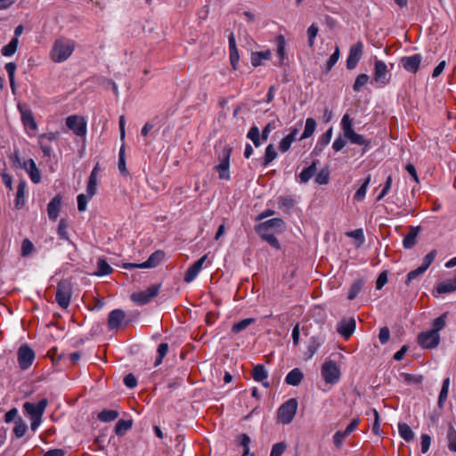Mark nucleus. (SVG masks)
Returning <instances> with one entry per match:
<instances>
[{
  "label": "nucleus",
  "instance_id": "nucleus-1",
  "mask_svg": "<svg viewBox=\"0 0 456 456\" xmlns=\"http://www.w3.org/2000/svg\"><path fill=\"white\" fill-rule=\"evenodd\" d=\"M341 126L344 137L348 139L351 143L362 145V154L367 151L370 145V140L365 139L362 134L354 132L353 128L352 119L348 114H345L341 120Z\"/></svg>",
  "mask_w": 456,
  "mask_h": 456
},
{
  "label": "nucleus",
  "instance_id": "nucleus-2",
  "mask_svg": "<svg viewBox=\"0 0 456 456\" xmlns=\"http://www.w3.org/2000/svg\"><path fill=\"white\" fill-rule=\"evenodd\" d=\"M74 48L73 41L66 38L57 39L52 48L51 58L54 62H62L72 54Z\"/></svg>",
  "mask_w": 456,
  "mask_h": 456
},
{
  "label": "nucleus",
  "instance_id": "nucleus-3",
  "mask_svg": "<svg viewBox=\"0 0 456 456\" xmlns=\"http://www.w3.org/2000/svg\"><path fill=\"white\" fill-rule=\"evenodd\" d=\"M297 405L296 398H290L282 403L277 412L279 421L284 425L291 423L297 413Z\"/></svg>",
  "mask_w": 456,
  "mask_h": 456
},
{
  "label": "nucleus",
  "instance_id": "nucleus-4",
  "mask_svg": "<svg viewBox=\"0 0 456 456\" xmlns=\"http://www.w3.org/2000/svg\"><path fill=\"white\" fill-rule=\"evenodd\" d=\"M72 294V287L69 281L63 280L61 281L56 288L55 300L58 305L66 309L69 307Z\"/></svg>",
  "mask_w": 456,
  "mask_h": 456
},
{
  "label": "nucleus",
  "instance_id": "nucleus-5",
  "mask_svg": "<svg viewBox=\"0 0 456 456\" xmlns=\"http://www.w3.org/2000/svg\"><path fill=\"white\" fill-rule=\"evenodd\" d=\"M232 151V148L226 146L223 149L219 155L220 163L215 167V169L218 172V177L222 180H230V158Z\"/></svg>",
  "mask_w": 456,
  "mask_h": 456
},
{
  "label": "nucleus",
  "instance_id": "nucleus-6",
  "mask_svg": "<svg viewBox=\"0 0 456 456\" xmlns=\"http://www.w3.org/2000/svg\"><path fill=\"white\" fill-rule=\"evenodd\" d=\"M160 287L161 284H152L145 290L133 293L131 300L139 305H144L159 294Z\"/></svg>",
  "mask_w": 456,
  "mask_h": 456
},
{
  "label": "nucleus",
  "instance_id": "nucleus-7",
  "mask_svg": "<svg viewBox=\"0 0 456 456\" xmlns=\"http://www.w3.org/2000/svg\"><path fill=\"white\" fill-rule=\"evenodd\" d=\"M131 320L126 318V313L121 309L112 310L108 316L107 325L110 330H118L127 326Z\"/></svg>",
  "mask_w": 456,
  "mask_h": 456
},
{
  "label": "nucleus",
  "instance_id": "nucleus-8",
  "mask_svg": "<svg viewBox=\"0 0 456 456\" xmlns=\"http://www.w3.org/2000/svg\"><path fill=\"white\" fill-rule=\"evenodd\" d=\"M322 376L326 383L335 384L340 377L339 368L333 361L325 362L322 366Z\"/></svg>",
  "mask_w": 456,
  "mask_h": 456
},
{
  "label": "nucleus",
  "instance_id": "nucleus-9",
  "mask_svg": "<svg viewBox=\"0 0 456 456\" xmlns=\"http://www.w3.org/2000/svg\"><path fill=\"white\" fill-rule=\"evenodd\" d=\"M17 356L18 363L21 370L28 369L35 360V353L27 344H23L19 347Z\"/></svg>",
  "mask_w": 456,
  "mask_h": 456
},
{
  "label": "nucleus",
  "instance_id": "nucleus-10",
  "mask_svg": "<svg viewBox=\"0 0 456 456\" xmlns=\"http://www.w3.org/2000/svg\"><path fill=\"white\" fill-rule=\"evenodd\" d=\"M440 342L439 333H435L432 330L420 332L418 335V343L420 346L427 349H432L438 346Z\"/></svg>",
  "mask_w": 456,
  "mask_h": 456
},
{
  "label": "nucleus",
  "instance_id": "nucleus-11",
  "mask_svg": "<svg viewBox=\"0 0 456 456\" xmlns=\"http://www.w3.org/2000/svg\"><path fill=\"white\" fill-rule=\"evenodd\" d=\"M363 44L362 41H358L354 44L349 50V54L346 60V68L348 69H354L362 56Z\"/></svg>",
  "mask_w": 456,
  "mask_h": 456
},
{
  "label": "nucleus",
  "instance_id": "nucleus-12",
  "mask_svg": "<svg viewBox=\"0 0 456 456\" xmlns=\"http://www.w3.org/2000/svg\"><path fill=\"white\" fill-rule=\"evenodd\" d=\"M164 257V253L160 250L152 253L147 261L142 264L126 263L124 264L125 269H134V268H151L155 267Z\"/></svg>",
  "mask_w": 456,
  "mask_h": 456
},
{
  "label": "nucleus",
  "instance_id": "nucleus-13",
  "mask_svg": "<svg viewBox=\"0 0 456 456\" xmlns=\"http://www.w3.org/2000/svg\"><path fill=\"white\" fill-rule=\"evenodd\" d=\"M285 227V223L281 218H273L255 226L256 233H262V232H269L270 230L276 232H282Z\"/></svg>",
  "mask_w": 456,
  "mask_h": 456
},
{
  "label": "nucleus",
  "instance_id": "nucleus-14",
  "mask_svg": "<svg viewBox=\"0 0 456 456\" xmlns=\"http://www.w3.org/2000/svg\"><path fill=\"white\" fill-rule=\"evenodd\" d=\"M47 404V399L44 398L40 400L37 404L30 402H26L23 404V408L25 411L30 416V419L42 418Z\"/></svg>",
  "mask_w": 456,
  "mask_h": 456
},
{
  "label": "nucleus",
  "instance_id": "nucleus-15",
  "mask_svg": "<svg viewBox=\"0 0 456 456\" xmlns=\"http://www.w3.org/2000/svg\"><path fill=\"white\" fill-rule=\"evenodd\" d=\"M421 61L422 56L419 53H416L411 56L402 57L400 64L406 71L415 74L419 69Z\"/></svg>",
  "mask_w": 456,
  "mask_h": 456
},
{
  "label": "nucleus",
  "instance_id": "nucleus-16",
  "mask_svg": "<svg viewBox=\"0 0 456 456\" xmlns=\"http://www.w3.org/2000/svg\"><path fill=\"white\" fill-rule=\"evenodd\" d=\"M66 126L78 136L84 135L86 132V122L76 115L66 118Z\"/></svg>",
  "mask_w": 456,
  "mask_h": 456
},
{
  "label": "nucleus",
  "instance_id": "nucleus-17",
  "mask_svg": "<svg viewBox=\"0 0 456 456\" xmlns=\"http://www.w3.org/2000/svg\"><path fill=\"white\" fill-rule=\"evenodd\" d=\"M374 79L377 83L387 84L390 79L387 67L382 61H376L374 67Z\"/></svg>",
  "mask_w": 456,
  "mask_h": 456
},
{
  "label": "nucleus",
  "instance_id": "nucleus-18",
  "mask_svg": "<svg viewBox=\"0 0 456 456\" xmlns=\"http://www.w3.org/2000/svg\"><path fill=\"white\" fill-rule=\"evenodd\" d=\"M355 320L353 318L344 319L338 324L337 331L346 339L349 338L355 330Z\"/></svg>",
  "mask_w": 456,
  "mask_h": 456
},
{
  "label": "nucleus",
  "instance_id": "nucleus-19",
  "mask_svg": "<svg viewBox=\"0 0 456 456\" xmlns=\"http://www.w3.org/2000/svg\"><path fill=\"white\" fill-rule=\"evenodd\" d=\"M207 255H204L187 269L183 278L185 282H191L197 277L207 259Z\"/></svg>",
  "mask_w": 456,
  "mask_h": 456
},
{
  "label": "nucleus",
  "instance_id": "nucleus-20",
  "mask_svg": "<svg viewBox=\"0 0 456 456\" xmlns=\"http://www.w3.org/2000/svg\"><path fill=\"white\" fill-rule=\"evenodd\" d=\"M22 167L24 169H26V171L28 174L31 181L34 183H40V181H41V174H40V171H39V169L37 168V167L36 165V162L32 159H29L26 160L23 163Z\"/></svg>",
  "mask_w": 456,
  "mask_h": 456
},
{
  "label": "nucleus",
  "instance_id": "nucleus-21",
  "mask_svg": "<svg viewBox=\"0 0 456 456\" xmlns=\"http://www.w3.org/2000/svg\"><path fill=\"white\" fill-rule=\"evenodd\" d=\"M61 196L57 194L51 200V201L47 205V214L49 218L53 221H55L58 218L61 205Z\"/></svg>",
  "mask_w": 456,
  "mask_h": 456
},
{
  "label": "nucleus",
  "instance_id": "nucleus-22",
  "mask_svg": "<svg viewBox=\"0 0 456 456\" xmlns=\"http://www.w3.org/2000/svg\"><path fill=\"white\" fill-rule=\"evenodd\" d=\"M18 109L21 114V120L25 126H28L32 130H36L37 128V125L35 121L33 114L31 110L26 108L21 104H18Z\"/></svg>",
  "mask_w": 456,
  "mask_h": 456
},
{
  "label": "nucleus",
  "instance_id": "nucleus-23",
  "mask_svg": "<svg viewBox=\"0 0 456 456\" xmlns=\"http://www.w3.org/2000/svg\"><path fill=\"white\" fill-rule=\"evenodd\" d=\"M304 379V374L298 368L290 370L285 378V382L289 386H298Z\"/></svg>",
  "mask_w": 456,
  "mask_h": 456
},
{
  "label": "nucleus",
  "instance_id": "nucleus-24",
  "mask_svg": "<svg viewBox=\"0 0 456 456\" xmlns=\"http://www.w3.org/2000/svg\"><path fill=\"white\" fill-rule=\"evenodd\" d=\"M298 133L297 128H293L291 132L287 134L279 143V150L281 152H287L292 144V142L296 140V136Z\"/></svg>",
  "mask_w": 456,
  "mask_h": 456
},
{
  "label": "nucleus",
  "instance_id": "nucleus-25",
  "mask_svg": "<svg viewBox=\"0 0 456 456\" xmlns=\"http://www.w3.org/2000/svg\"><path fill=\"white\" fill-rule=\"evenodd\" d=\"M456 290V270L455 275L452 279H448L443 282H440L436 286V291L439 294L451 293Z\"/></svg>",
  "mask_w": 456,
  "mask_h": 456
},
{
  "label": "nucleus",
  "instance_id": "nucleus-26",
  "mask_svg": "<svg viewBox=\"0 0 456 456\" xmlns=\"http://www.w3.org/2000/svg\"><path fill=\"white\" fill-rule=\"evenodd\" d=\"M420 230V227H413L411 226L410 232L403 238V245L404 248H411L416 244V238Z\"/></svg>",
  "mask_w": 456,
  "mask_h": 456
},
{
  "label": "nucleus",
  "instance_id": "nucleus-27",
  "mask_svg": "<svg viewBox=\"0 0 456 456\" xmlns=\"http://www.w3.org/2000/svg\"><path fill=\"white\" fill-rule=\"evenodd\" d=\"M25 189L26 182L24 180L20 181L17 187V193L15 199V208L17 209H20L25 206Z\"/></svg>",
  "mask_w": 456,
  "mask_h": 456
},
{
  "label": "nucleus",
  "instance_id": "nucleus-28",
  "mask_svg": "<svg viewBox=\"0 0 456 456\" xmlns=\"http://www.w3.org/2000/svg\"><path fill=\"white\" fill-rule=\"evenodd\" d=\"M319 160H314L308 167L302 170L299 174L301 183H306L314 175Z\"/></svg>",
  "mask_w": 456,
  "mask_h": 456
},
{
  "label": "nucleus",
  "instance_id": "nucleus-29",
  "mask_svg": "<svg viewBox=\"0 0 456 456\" xmlns=\"http://www.w3.org/2000/svg\"><path fill=\"white\" fill-rule=\"evenodd\" d=\"M252 378L256 382H263L267 379L268 371L263 364H257L253 368Z\"/></svg>",
  "mask_w": 456,
  "mask_h": 456
},
{
  "label": "nucleus",
  "instance_id": "nucleus-30",
  "mask_svg": "<svg viewBox=\"0 0 456 456\" xmlns=\"http://www.w3.org/2000/svg\"><path fill=\"white\" fill-rule=\"evenodd\" d=\"M113 272V268L107 263V261L100 257L97 261V271L94 273L97 276H103L110 274Z\"/></svg>",
  "mask_w": 456,
  "mask_h": 456
},
{
  "label": "nucleus",
  "instance_id": "nucleus-31",
  "mask_svg": "<svg viewBox=\"0 0 456 456\" xmlns=\"http://www.w3.org/2000/svg\"><path fill=\"white\" fill-rule=\"evenodd\" d=\"M133 426L132 419H119L115 426V433L118 436H123Z\"/></svg>",
  "mask_w": 456,
  "mask_h": 456
},
{
  "label": "nucleus",
  "instance_id": "nucleus-32",
  "mask_svg": "<svg viewBox=\"0 0 456 456\" xmlns=\"http://www.w3.org/2000/svg\"><path fill=\"white\" fill-rule=\"evenodd\" d=\"M251 443L250 437L247 434H241L237 438L238 445L243 447V453L241 456H254L253 453L249 452V444Z\"/></svg>",
  "mask_w": 456,
  "mask_h": 456
},
{
  "label": "nucleus",
  "instance_id": "nucleus-33",
  "mask_svg": "<svg viewBox=\"0 0 456 456\" xmlns=\"http://www.w3.org/2000/svg\"><path fill=\"white\" fill-rule=\"evenodd\" d=\"M398 431L400 436L405 440L406 442H411L414 438V433L411 430V427L406 423H399L398 424Z\"/></svg>",
  "mask_w": 456,
  "mask_h": 456
},
{
  "label": "nucleus",
  "instance_id": "nucleus-34",
  "mask_svg": "<svg viewBox=\"0 0 456 456\" xmlns=\"http://www.w3.org/2000/svg\"><path fill=\"white\" fill-rule=\"evenodd\" d=\"M271 57L270 51L255 52L251 54V64L254 67H258L262 64L263 60H269Z\"/></svg>",
  "mask_w": 456,
  "mask_h": 456
},
{
  "label": "nucleus",
  "instance_id": "nucleus-35",
  "mask_svg": "<svg viewBox=\"0 0 456 456\" xmlns=\"http://www.w3.org/2000/svg\"><path fill=\"white\" fill-rule=\"evenodd\" d=\"M316 128V121L313 118H308L305 120V126L303 134L299 140H304L309 138L313 135L314 130Z\"/></svg>",
  "mask_w": 456,
  "mask_h": 456
},
{
  "label": "nucleus",
  "instance_id": "nucleus-36",
  "mask_svg": "<svg viewBox=\"0 0 456 456\" xmlns=\"http://www.w3.org/2000/svg\"><path fill=\"white\" fill-rule=\"evenodd\" d=\"M450 379L446 378L443 381L442 388L438 396L437 405L439 408L444 407V403L447 399L449 392Z\"/></svg>",
  "mask_w": 456,
  "mask_h": 456
},
{
  "label": "nucleus",
  "instance_id": "nucleus-37",
  "mask_svg": "<svg viewBox=\"0 0 456 456\" xmlns=\"http://www.w3.org/2000/svg\"><path fill=\"white\" fill-rule=\"evenodd\" d=\"M118 411L115 410H103L98 413V419L102 422H110L118 417Z\"/></svg>",
  "mask_w": 456,
  "mask_h": 456
},
{
  "label": "nucleus",
  "instance_id": "nucleus-38",
  "mask_svg": "<svg viewBox=\"0 0 456 456\" xmlns=\"http://www.w3.org/2000/svg\"><path fill=\"white\" fill-rule=\"evenodd\" d=\"M19 39L17 37L12 38V40L2 48L1 53L4 56L9 57L15 53L17 51Z\"/></svg>",
  "mask_w": 456,
  "mask_h": 456
},
{
  "label": "nucleus",
  "instance_id": "nucleus-39",
  "mask_svg": "<svg viewBox=\"0 0 456 456\" xmlns=\"http://www.w3.org/2000/svg\"><path fill=\"white\" fill-rule=\"evenodd\" d=\"M255 322L256 320L254 318L243 319L232 325V332L234 334H238L240 331L246 330L250 324L254 323Z\"/></svg>",
  "mask_w": 456,
  "mask_h": 456
},
{
  "label": "nucleus",
  "instance_id": "nucleus-40",
  "mask_svg": "<svg viewBox=\"0 0 456 456\" xmlns=\"http://www.w3.org/2000/svg\"><path fill=\"white\" fill-rule=\"evenodd\" d=\"M277 157V151L273 144H269L265 148V152L264 156V161L263 166L266 167L269 165L272 161H273Z\"/></svg>",
  "mask_w": 456,
  "mask_h": 456
},
{
  "label": "nucleus",
  "instance_id": "nucleus-41",
  "mask_svg": "<svg viewBox=\"0 0 456 456\" xmlns=\"http://www.w3.org/2000/svg\"><path fill=\"white\" fill-rule=\"evenodd\" d=\"M278 205L282 210L289 212L295 206V200L289 196H281L278 199Z\"/></svg>",
  "mask_w": 456,
  "mask_h": 456
},
{
  "label": "nucleus",
  "instance_id": "nucleus-42",
  "mask_svg": "<svg viewBox=\"0 0 456 456\" xmlns=\"http://www.w3.org/2000/svg\"><path fill=\"white\" fill-rule=\"evenodd\" d=\"M260 238L268 242L270 244V246H272L273 248L275 249H280L281 248V244L279 242V240H277V238L270 233V232H262V233H257Z\"/></svg>",
  "mask_w": 456,
  "mask_h": 456
},
{
  "label": "nucleus",
  "instance_id": "nucleus-43",
  "mask_svg": "<svg viewBox=\"0 0 456 456\" xmlns=\"http://www.w3.org/2000/svg\"><path fill=\"white\" fill-rule=\"evenodd\" d=\"M363 286H364V282L362 280L355 281L352 284V286L349 289L347 298L349 300L354 299L357 297V295L359 294V292L362 289Z\"/></svg>",
  "mask_w": 456,
  "mask_h": 456
},
{
  "label": "nucleus",
  "instance_id": "nucleus-44",
  "mask_svg": "<svg viewBox=\"0 0 456 456\" xmlns=\"http://www.w3.org/2000/svg\"><path fill=\"white\" fill-rule=\"evenodd\" d=\"M340 56L339 47L336 45L334 53L330 55V59L326 62L324 72L328 74L338 62Z\"/></svg>",
  "mask_w": 456,
  "mask_h": 456
},
{
  "label": "nucleus",
  "instance_id": "nucleus-45",
  "mask_svg": "<svg viewBox=\"0 0 456 456\" xmlns=\"http://www.w3.org/2000/svg\"><path fill=\"white\" fill-rule=\"evenodd\" d=\"M370 182V175H369L365 181L363 182V183L361 185V187L356 191V192L354 193V200H357V201H361L364 199L365 197V194H366V191H367V187L369 185Z\"/></svg>",
  "mask_w": 456,
  "mask_h": 456
},
{
  "label": "nucleus",
  "instance_id": "nucleus-46",
  "mask_svg": "<svg viewBox=\"0 0 456 456\" xmlns=\"http://www.w3.org/2000/svg\"><path fill=\"white\" fill-rule=\"evenodd\" d=\"M118 169L120 173L124 175H128V172L126 167V158H125V144L123 143L120 147L119 153H118Z\"/></svg>",
  "mask_w": 456,
  "mask_h": 456
},
{
  "label": "nucleus",
  "instance_id": "nucleus-47",
  "mask_svg": "<svg viewBox=\"0 0 456 456\" xmlns=\"http://www.w3.org/2000/svg\"><path fill=\"white\" fill-rule=\"evenodd\" d=\"M97 191V178L94 177V175H89L87 186H86V194L87 198H92Z\"/></svg>",
  "mask_w": 456,
  "mask_h": 456
},
{
  "label": "nucleus",
  "instance_id": "nucleus-48",
  "mask_svg": "<svg viewBox=\"0 0 456 456\" xmlns=\"http://www.w3.org/2000/svg\"><path fill=\"white\" fill-rule=\"evenodd\" d=\"M16 69H17V66L14 62H8L5 64V69L8 74V77L10 80V86L12 87V92H14V88H15L14 74H15Z\"/></svg>",
  "mask_w": 456,
  "mask_h": 456
},
{
  "label": "nucleus",
  "instance_id": "nucleus-49",
  "mask_svg": "<svg viewBox=\"0 0 456 456\" xmlns=\"http://www.w3.org/2000/svg\"><path fill=\"white\" fill-rule=\"evenodd\" d=\"M447 314L444 313L433 322V329L431 330L435 333H439L440 330H442L445 327V319H446Z\"/></svg>",
  "mask_w": 456,
  "mask_h": 456
},
{
  "label": "nucleus",
  "instance_id": "nucleus-50",
  "mask_svg": "<svg viewBox=\"0 0 456 456\" xmlns=\"http://www.w3.org/2000/svg\"><path fill=\"white\" fill-rule=\"evenodd\" d=\"M332 136V127H330L318 140V147H320V151L323 150V147L328 145L331 140Z\"/></svg>",
  "mask_w": 456,
  "mask_h": 456
},
{
  "label": "nucleus",
  "instance_id": "nucleus-51",
  "mask_svg": "<svg viewBox=\"0 0 456 456\" xmlns=\"http://www.w3.org/2000/svg\"><path fill=\"white\" fill-rule=\"evenodd\" d=\"M158 357L155 361V366L159 365L162 362L163 358L166 356V354L168 352V344L167 343H161L158 346Z\"/></svg>",
  "mask_w": 456,
  "mask_h": 456
},
{
  "label": "nucleus",
  "instance_id": "nucleus-52",
  "mask_svg": "<svg viewBox=\"0 0 456 456\" xmlns=\"http://www.w3.org/2000/svg\"><path fill=\"white\" fill-rule=\"evenodd\" d=\"M447 438L449 450L456 452V430L452 426L449 428Z\"/></svg>",
  "mask_w": 456,
  "mask_h": 456
},
{
  "label": "nucleus",
  "instance_id": "nucleus-53",
  "mask_svg": "<svg viewBox=\"0 0 456 456\" xmlns=\"http://www.w3.org/2000/svg\"><path fill=\"white\" fill-rule=\"evenodd\" d=\"M319 32V28L316 24L313 23L308 28H307V37H308V45L310 47H313L314 45V39Z\"/></svg>",
  "mask_w": 456,
  "mask_h": 456
},
{
  "label": "nucleus",
  "instance_id": "nucleus-54",
  "mask_svg": "<svg viewBox=\"0 0 456 456\" xmlns=\"http://www.w3.org/2000/svg\"><path fill=\"white\" fill-rule=\"evenodd\" d=\"M369 80V76L366 74H360L356 77L354 84L353 86V89L355 92H359L363 86L367 84Z\"/></svg>",
  "mask_w": 456,
  "mask_h": 456
},
{
  "label": "nucleus",
  "instance_id": "nucleus-55",
  "mask_svg": "<svg viewBox=\"0 0 456 456\" xmlns=\"http://www.w3.org/2000/svg\"><path fill=\"white\" fill-rule=\"evenodd\" d=\"M330 181V172L327 168H322L315 176V183L318 184H327Z\"/></svg>",
  "mask_w": 456,
  "mask_h": 456
},
{
  "label": "nucleus",
  "instance_id": "nucleus-56",
  "mask_svg": "<svg viewBox=\"0 0 456 456\" xmlns=\"http://www.w3.org/2000/svg\"><path fill=\"white\" fill-rule=\"evenodd\" d=\"M427 270L425 269V267L420 265L418 268H416L415 270L409 272L407 274V277H406L405 284L409 285L412 280H414L418 276L423 274Z\"/></svg>",
  "mask_w": 456,
  "mask_h": 456
},
{
  "label": "nucleus",
  "instance_id": "nucleus-57",
  "mask_svg": "<svg viewBox=\"0 0 456 456\" xmlns=\"http://www.w3.org/2000/svg\"><path fill=\"white\" fill-rule=\"evenodd\" d=\"M68 224L65 219H61L59 225H58V235L61 240H69V235L67 232Z\"/></svg>",
  "mask_w": 456,
  "mask_h": 456
},
{
  "label": "nucleus",
  "instance_id": "nucleus-58",
  "mask_svg": "<svg viewBox=\"0 0 456 456\" xmlns=\"http://www.w3.org/2000/svg\"><path fill=\"white\" fill-rule=\"evenodd\" d=\"M27 425L21 419L16 421L13 433L17 438L22 437L25 435Z\"/></svg>",
  "mask_w": 456,
  "mask_h": 456
},
{
  "label": "nucleus",
  "instance_id": "nucleus-59",
  "mask_svg": "<svg viewBox=\"0 0 456 456\" xmlns=\"http://www.w3.org/2000/svg\"><path fill=\"white\" fill-rule=\"evenodd\" d=\"M277 54L280 57V60L282 61L285 55V38L283 36L280 35L277 39Z\"/></svg>",
  "mask_w": 456,
  "mask_h": 456
},
{
  "label": "nucleus",
  "instance_id": "nucleus-60",
  "mask_svg": "<svg viewBox=\"0 0 456 456\" xmlns=\"http://www.w3.org/2000/svg\"><path fill=\"white\" fill-rule=\"evenodd\" d=\"M286 450V444L280 442L273 445L270 456H281Z\"/></svg>",
  "mask_w": 456,
  "mask_h": 456
},
{
  "label": "nucleus",
  "instance_id": "nucleus-61",
  "mask_svg": "<svg viewBox=\"0 0 456 456\" xmlns=\"http://www.w3.org/2000/svg\"><path fill=\"white\" fill-rule=\"evenodd\" d=\"M34 248L33 243L28 240L25 239L21 242V255L23 256H28Z\"/></svg>",
  "mask_w": 456,
  "mask_h": 456
},
{
  "label": "nucleus",
  "instance_id": "nucleus-62",
  "mask_svg": "<svg viewBox=\"0 0 456 456\" xmlns=\"http://www.w3.org/2000/svg\"><path fill=\"white\" fill-rule=\"evenodd\" d=\"M348 435L346 434V432L344 430H338L335 433V435L333 436V442H334V444L337 448H339L341 447L342 444H343V441L344 439Z\"/></svg>",
  "mask_w": 456,
  "mask_h": 456
},
{
  "label": "nucleus",
  "instance_id": "nucleus-63",
  "mask_svg": "<svg viewBox=\"0 0 456 456\" xmlns=\"http://www.w3.org/2000/svg\"><path fill=\"white\" fill-rule=\"evenodd\" d=\"M436 256V250L432 249L428 255L425 256L423 262L421 264V266L425 267V269L428 270L429 265L435 260Z\"/></svg>",
  "mask_w": 456,
  "mask_h": 456
},
{
  "label": "nucleus",
  "instance_id": "nucleus-64",
  "mask_svg": "<svg viewBox=\"0 0 456 456\" xmlns=\"http://www.w3.org/2000/svg\"><path fill=\"white\" fill-rule=\"evenodd\" d=\"M389 338H390V331H389V329H388L387 327H382V328L379 330V342H380L382 345H385L386 343H387V342H388Z\"/></svg>",
  "mask_w": 456,
  "mask_h": 456
}]
</instances>
